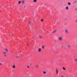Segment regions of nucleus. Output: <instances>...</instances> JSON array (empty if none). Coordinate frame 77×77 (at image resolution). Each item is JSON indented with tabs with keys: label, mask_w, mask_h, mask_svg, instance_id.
Segmentation results:
<instances>
[{
	"label": "nucleus",
	"mask_w": 77,
	"mask_h": 77,
	"mask_svg": "<svg viewBox=\"0 0 77 77\" xmlns=\"http://www.w3.org/2000/svg\"><path fill=\"white\" fill-rule=\"evenodd\" d=\"M58 39L60 41H62V38L61 37H60L58 38Z\"/></svg>",
	"instance_id": "f257e3e1"
},
{
	"label": "nucleus",
	"mask_w": 77,
	"mask_h": 77,
	"mask_svg": "<svg viewBox=\"0 0 77 77\" xmlns=\"http://www.w3.org/2000/svg\"><path fill=\"white\" fill-rule=\"evenodd\" d=\"M3 54H4V56L6 57V52H4L3 53Z\"/></svg>",
	"instance_id": "f03ea898"
},
{
	"label": "nucleus",
	"mask_w": 77,
	"mask_h": 77,
	"mask_svg": "<svg viewBox=\"0 0 77 77\" xmlns=\"http://www.w3.org/2000/svg\"><path fill=\"white\" fill-rule=\"evenodd\" d=\"M41 48H39L38 50V52H41Z\"/></svg>",
	"instance_id": "7ed1b4c3"
},
{
	"label": "nucleus",
	"mask_w": 77,
	"mask_h": 77,
	"mask_svg": "<svg viewBox=\"0 0 77 77\" xmlns=\"http://www.w3.org/2000/svg\"><path fill=\"white\" fill-rule=\"evenodd\" d=\"M56 74H58V70L57 69H56Z\"/></svg>",
	"instance_id": "20e7f679"
},
{
	"label": "nucleus",
	"mask_w": 77,
	"mask_h": 77,
	"mask_svg": "<svg viewBox=\"0 0 77 77\" xmlns=\"http://www.w3.org/2000/svg\"><path fill=\"white\" fill-rule=\"evenodd\" d=\"M65 32L66 33H68V31L67 30H66Z\"/></svg>",
	"instance_id": "39448f33"
},
{
	"label": "nucleus",
	"mask_w": 77,
	"mask_h": 77,
	"mask_svg": "<svg viewBox=\"0 0 77 77\" xmlns=\"http://www.w3.org/2000/svg\"><path fill=\"white\" fill-rule=\"evenodd\" d=\"M36 2H37V1H36V0H34L33 1V2H34L35 3H36Z\"/></svg>",
	"instance_id": "423d86ee"
},
{
	"label": "nucleus",
	"mask_w": 77,
	"mask_h": 77,
	"mask_svg": "<svg viewBox=\"0 0 77 77\" xmlns=\"http://www.w3.org/2000/svg\"><path fill=\"white\" fill-rule=\"evenodd\" d=\"M56 32V30H55L52 33H55V32Z\"/></svg>",
	"instance_id": "0eeeda50"
},
{
	"label": "nucleus",
	"mask_w": 77,
	"mask_h": 77,
	"mask_svg": "<svg viewBox=\"0 0 77 77\" xmlns=\"http://www.w3.org/2000/svg\"><path fill=\"white\" fill-rule=\"evenodd\" d=\"M35 67H36V68H38V65H36Z\"/></svg>",
	"instance_id": "6e6552de"
},
{
	"label": "nucleus",
	"mask_w": 77,
	"mask_h": 77,
	"mask_svg": "<svg viewBox=\"0 0 77 77\" xmlns=\"http://www.w3.org/2000/svg\"><path fill=\"white\" fill-rule=\"evenodd\" d=\"M13 68H15V65H14V66H13Z\"/></svg>",
	"instance_id": "1a4fd4ad"
},
{
	"label": "nucleus",
	"mask_w": 77,
	"mask_h": 77,
	"mask_svg": "<svg viewBox=\"0 0 77 77\" xmlns=\"http://www.w3.org/2000/svg\"><path fill=\"white\" fill-rule=\"evenodd\" d=\"M43 73L44 74H46V72H45V71H44V72H43Z\"/></svg>",
	"instance_id": "9d476101"
},
{
	"label": "nucleus",
	"mask_w": 77,
	"mask_h": 77,
	"mask_svg": "<svg viewBox=\"0 0 77 77\" xmlns=\"http://www.w3.org/2000/svg\"><path fill=\"white\" fill-rule=\"evenodd\" d=\"M66 9H68V7H66Z\"/></svg>",
	"instance_id": "9b49d317"
},
{
	"label": "nucleus",
	"mask_w": 77,
	"mask_h": 77,
	"mask_svg": "<svg viewBox=\"0 0 77 77\" xmlns=\"http://www.w3.org/2000/svg\"><path fill=\"white\" fill-rule=\"evenodd\" d=\"M68 4L69 5H71V3H68Z\"/></svg>",
	"instance_id": "f8f14e48"
},
{
	"label": "nucleus",
	"mask_w": 77,
	"mask_h": 77,
	"mask_svg": "<svg viewBox=\"0 0 77 77\" xmlns=\"http://www.w3.org/2000/svg\"><path fill=\"white\" fill-rule=\"evenodd\" d=\"M16 57L17 58H19V57H20V56H17Z\"/></svg>",
	"instance_id": "ddd939ff"
},
{
	"label": "nucleus",
	"mask_w": 77,
	"mask_h": 77,
	"mask_svg": "<svg viewBox=\"0 0 77 77\" xmlns=\"http://www.w3.org/2000/svg\"><path fill=\"white\" fill-rule=\"evenodd\" d=\"M63 69L64 70H65V69H65V67H63Z\"/></svg>",
	"instance_id": "4468645a"
},
{
	"label": "nucleus",
	"mask_w": 77,
	"mask_h": 77,
	"mask_svg": "<svg viewBox=\"0 0 77 77\" xmlns=\"http://www.w3.org/2000/svg\"><path fill=\"white\" fill-rule=\"evenodd\" d=\"M22 2L23 4H24V1H22Z\"/></svg>",
	"instance_id": "2eb2a0df"
},
{
	"label": "nucleus",
	"mask_w": 77,
	"mask_h": 77,
	"mask_svg": "<svg viewBox=\"0 0 77 77\" xmlns=\"http://www.w3.org/2000/svg\"><path fill=\"white\" fill-rule=\"evenodd\" d=\"M41 21H42V22H43V21H44V20L42 19L41 20Z\"/></svg>",
	"instance_id": "dca6fc26"
},
{
	"label": "nucleus",
	"mask_w": 77,
	"mask_h": 77,
	"mask_svg": "<svg viewBox=\"0 0 77 77\" xmlns=\"http://www.w3.org/2000/svg\"><path fill=\"white\" fill-rule=\"evenodd\" d=\"M21 3V2H18V4H20Z\"/></svg>",
	"instance_id": "f3484780"
},
{
	"label": "nucleus",
	"mask_w": 77,
	"mask_h": 77,
	"mask_svg": "<svg viewBox=\"0 0 77 77\" xmlns=\"http://www.w3.org/2000/svg\"><path fill=\"white\" fill-rule=\"evenodd\" d=\"M44 46H43L42 47V49H44Z\"/></svg>",
	"instance_id": "a211bd4d"
},
{
	"label": "nucleus",
	"mask_w": 77,
	"mask_h": 77,
	"mask_svg": "<svg viewBox=\"0 0 77 77\" xmlns=\"http://www.w3.org/2000/svg\"><path fill=\"white\" fill-rule=\"evenodd\" d=\"M5 50H6V51H8V50L7 49H5Z\"/></svg>",
	"instance_id": "6ab92c4d"
},
{
	"label": "nucleus",
	"mask_w": 77,
	"mask_h": 77,
	"mask_svg": "<svg viewBox=\"0 0 77 77\" xmlns=\"http://www.w3.org/2000/svg\"><path fill=\"white\" fill-rule=\"evenodd\" d=\"M68 47H70V45H68Z\"/></svg>",
	"instance_id": "aec40b11"
},
{
	"label": "nucleus",
	"mask_w": 77,
	"mask_h": 77,
	"mask_svg": "<svg viewBox=\"0 0 77 77\" xmlns=\"http://www.w3.org/2000/svg\"><path fill=\"white\" fill-rule=\"evenodd\" d=\"M75 62H77V59L75 60Z\"/></svg>",
	"instance_id": "412c9836"
},
{
	"label": "nucleus",
	"mask_w": 77,
	"mask_h": 77,
	"mask_svg": "<svg viewBox=\"0 0 77 77\" xmlns=\"http://www.w3.org/2000/svg\"><path fill=\"white\" fill-rule=\"evenodd\" d=\"M27 68H29V66H27Z\"/></svg>",
	"instance_id": "4be33fe9"
},
{
	"label": "nucleus",
	"mask_w": 77,
	"mask_h": 77,
	"mask_svg": "<svg viewBox=\"0 0 77 77\" xmlns=\"http://www.w3.org/2000/svg\"><path fill=\"white\" fill-rule=\"evenodd\" d=\"M39 38H42V37H40Z\"/></svg>",
	"instance_id": "5701e85b"
},
{
	"label": "nucleus",
	"mask_w": 77,
	"mask_h": 77,
	"mask_svg": "<svg viewBox=\"0 0 77 77\" xmlns=\"http://www.w3.org/2000/svg\"><path fill=\"white\" fill-rule=\"evenodd\" d=\"M29 24H30V22L29 21Z\"/></svg>",
	"instance_id": "b1692460"
},
{
	"label": "nucleus",
	"mask_w": 77,
	"mask_h": 77,
	"mask_svg": "<svg viewBox=\"0 0 77 77\" xmlns=\"http://www.w3.org/2000/svg\"><path fill=\"white\" fill-rule=\"evenodd\" d=\"M23 7L24 8H26V6H24Z\"/></svg>",
	"instance_id": "393cba45"
},
{
	"label": "nucleus",
	"mask_w": 77,
	"mask_h": 77,
	"mask_svg": "<svg viewBox=\"0 0 77 77\" xmlns=\"http://www.w3.org/2000/svg\"><path fill=\"white\" fill-rule=\"evenodd\" d=\"M2 65V63H0V65Z\"/></svg>",
	"instance_id": "a878e982"
},
{
	"label": "nucleus",
	"mask_w": 77,
	"mask_h": 77,
	"mask_svg": "<svg viewBox=\"0 0 77 77\" xmlns=\"http://www.w3.org/2000/svg\"><path fill=\"white\" fill-rule=\"evenodd\" d=\"M61 77H63V76H61Z\"/></svg>",
	"instance_id": "bb28decb"
},
{
	"label": "nucleus",
	"mask_w": 77,
	"mask_h": 77,
	"mask_svg": "<svg viewBox=\"0 0 77 77\" xmlns=\"http://www.w3.org/2000/svg\"><path fill=\"white\" fill-rule=\"evenodd\" d=\"M61 47H63V46H61Z\"/></svg>",
	"instance_id": "cd10ccee"
}]
</instances>
